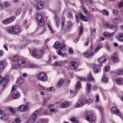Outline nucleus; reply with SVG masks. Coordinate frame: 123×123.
I'll return each mask as SVG.
<instances>
[{"label":"nucleus","instance_id":"nucleus-15","mask_svg":"<svg viewBox=\"0 0 123 123\" xmlns=\"http://www.w3.org/2000/svg\"><path fill=\"white\" fill-rule=\"evenodd\" d=\"M112 111L113 112L114 114L119 116L121 118V114L119 111L117 109L116 107H113L111 109Z\"/></svg>","mask_w":123,"mask_h":123},{"label":"nucleus","instance_id":"nucleus-20","mask_svg":"<svg viewBox=\"0 0 123 123\" xmlns=\"http://www.w3.org/2000/svg\"><path fill=\"white\" fill-rule=\"evenodd\" d=\"M70 68L72 69H74L77 67V64L76 63L73 61L71 62L69 64Z\"/></svg>","mask_w":123,"mask_h":123},{"label":"nucleus","instance_id":"nucleus-2","mask_svg":"<svg viewBox=\"0 0 123 123\" xmlns=\"http://www.w3.org/2000/svg\"><path fill=\"white\" fill-rule=\"evenodd\" d=\"M6 32L10 34H18L21 32L20 28L18 26H9L6 30Z\"/></svg>","mask_w":123,"mask_h":123},{"label":"nucleus","instance_id":"nucleus-3","mask_svg":"<svg viewBox=\"0 0 123 123\" xmlns=\"http://www.w3.org/2000/svg\"><path fill=\"white\" fill-rule=\"evenodd\" d=\"M36 19L39 25L42 27L41 29L43 30V31L45 30L43 18L42 15L40 13H37L36 17Z\"/></svg>","mask_w":123,"mask_h":123},{"label":"nucleus","instance_id":"nucleus-64","mask_svg":"<svg viewBox=\"0 0 123 123\" xmlns=\"http://www.w3.org/2000/svg\"><path fill=\"white\" fill-rule=\"evenodd\" d=\"M47 100L48 99L47 98L43 100V102L44 104H45L46 103Z\"/></svg>","mask_w":123,"mask_h":123},{"label":"nucleus","instance_id":"nucleus-34","mask_svg":"<svg viewBox=\"0 0 123 123\" xmlns=\"http://www.w3.org/2000/svg\"><path fill=\"white\" fill-rule=\"evenodd\" d=\"M116 81L117 83L119 84H122L123 83V80L121 78H118L116 80Z\"/></svg>","mask_w":123,"mask_h":123},{"label":"nucleus","instance_id":"nucleus-52","mask_svg":"<svg viewBox=\"0 0 123 123\" xmlns=\"http://www.w3.org/2000/svg\"><path fill=\"white\" fill-rule=\"evenodd\" d=\"M118 6L120 7H123V0L122 2L119 3Z\"/></svg>","mask_w":123,"mask_h":123},{"label":"nucleus","instance_id":"nucleus-8","mask_svg":"<svg viewBox=\"0 0 123 123\" xmlns=\"http://www.w3.org/2000/svg\"><path fill=\"white\" fill-rule=\"evenodd\" d=\"M43 112V111L42 110L36 111L33 114L32 116L30 117V119L32 121L35 120L37 118V116L45 113Z\"/></svg>","mask_w":123,"mask_h":123},{"label":"nucleus","instance_id":"nucleus-11","mask_svg":"<svg viewBox=\"0 0 123 123\" xmlns=\"http://www.w3.org/2000/svg\"><path fill=\"white\" fill-rule=\"evenodd\" d=\"M86 99H82L79 100L77 103L76 104L74 105L75 108L81 107L84 105L86 103Z\"/></svg>","mask_w":123,"mask_h":123},{"label":"nucleus","instance_id":"nucleus-14","mask_svg":"<svg viewBox=\"0 0 123 123\" xmlns=\"http://www.w3.org/2000/svg\"><path fill=\"white\" fill-rule=\"evenodd\" d=\"M104 25L107 27L109 29L113 30L114 31L116 30L117 29V26H113L109 24L108 23L105 22L103 23Z\"/></svg>","mask_w":123,"mask_h":123},{"label":"nucleus","instance_id":"nucleus-36","mask_svg":"<svg viewBox=\"0 0 123 123\" xmlns=\"http://www.w3.org/2000/svg\"><path fill=\"white\" fill-rule=\"evenodd\" d=\"M24 81L23 79L21 78V77H20V78L17 81V82H18L19 84H21Z\"/></svg>","mask_w":123,"mask_h":123},{"label":"nucleus","instance_id":"nucleus-10","mask_svg":"<svg viewBox=\"0 0 123 123\" xmlns=\"http://www.w3.org/2000/svg\"><path fill=\"white\" fill-rule=\"evenodd\" d=\"M7 78V76H5V77L3 78L0 76V85H2L3 87H1L2 90L4 89L8 82V80Z\"/></svg>","mask_w":123,"mask_h":123},{"label":"nucleus","instance_id":"nucleus-42","mask_svg":"<svg viewBox=\"0 0 123 123\" xmlns=\"http://www.w3.org/2000/svg\"><path fill=\"white\" fill-rule=\"evenodd\" d=\"M96 99L95 100L96 102H97L98 103L99 102V96L98 95H96Z\"/></svg>","mask_w":123,"mask_h":123},{"label":"nucleus","instance_id":"nucleus-45","mask_svg":"<svg viewBox=\"0 0 123 123\" xmlns=\"http://www.w3.org/2000/svg\"><path fill=\"white\" fill-rule=\"evenodd\" d=\"M102 81L105 82H107L108 81L107 79L104 76L102 78Z\"/></svg>","mask_w":123,"mask_h":123},{"label":"nucleus","instance_id":"nucleus-4","mask_svg":"<svg viewBox=\"0 0 123 123\" xmlns=\"http://www.w3.org/2000/svg\"><path fill=\"white\" fill-rule=\"evenodd\" d=\"M44 50L43 49L38 50L37 49H33L32 50V54L30 51V52L32 56L37 58H41L43 54Z\"/></svg>","mask_w":123,"mask_h":123},{"label":"nucleus","instance_id":"nucleus-29","mask_svg":"<svg viewBox=\"0 0 123 123\" xmlns=\"http://www.w3.org/2000/svg\"><path fill=\"white\" fill-rule=\"evenodd\" d=\"M64 80L63 79H61L59 81H58L57 84V87H59L60 86H62L64 82Z\"/></svg>","mask_w":123,"mask_h":123},{"label":"nucleus","instance_id":"nucleus-19","mask_svg":"<svg viewBox=\"0 0 123 123\" xmlns=\"http://www.w3.org/2000/svg\"><path fill=\"white\" fill-rule=\"evenodd\" d=\"M111 60L114 62H115L117 61L118 57L117 54L114 53L112 54L111 56Z\"/></svg>","mask_w":123,"mask_h":123},{"label":"nucleus","instance_id":"nucleus-12","mask_svg":"<svg viewBox=\"0 0 123 123\" xmlns=\"http://www.w3.org/2000/svg\"><path fill=\"white\" fill-rule=\"evenodd\" d=\"M15 19V17H12L9 18L4 19L2 21V23L4 25L8 24L13 22Z\"/></svg>","mask_w":123,"mask_h":123},{"label":"nucleus","instance_id":"nucleus-50","mask_svg":"<svg viewBox=\"0 0 123 123\" xmlns=\"http://www.w3.org/2000/svg\"><path fill=\"white\" fill-rule=\"evenodd\" d=\"M54 90V88L53 87H51L48 88L47 89V90L49 92L51 91Z\"/></svg>","mask_w":123,"mask_h":123},{"label":"nucleus","instance_id":"nucleus-38","mask_svg":"<svg viewBox=\"0 0 123 123\" xmlns=\"http://www.w3.org/2000/svg\"><path fill=\"white\" fill-rule=\"evenodd\" d=\"M117 73L118 75L123 74V70L122 69H119L118 70L117 72Z\"/></svg>","mask_w":123,"mask_h":123},{"label":"nucleus","instance_id":"nucleus-16","mask_svg":"<svg viewBox=\"0 0 123 123\" xmlns=\"http://www.w3.org/2000/svg\"><path fill=\"white\" fill-rule=\"evenodd\" d=\"M93 53L89 50H87L83 54V56L85 57H89L93 55Z\"/></svg>","mask_w":123,"mask_h":123},{"label":"nucleus","instance_id":"nucleus-39","mask_svg":"<svg viewBox=\"0 0 123 123\" xmlns=\"http://www.w3.org/2000/svg\"><path fill=\"white\" fill-rule=\"evenodd\" d=\"M71 121L73 123H78V122L76 119L74 117H73L71 119Z\"/></svg>","mask_w":123,"mask_h":123},{"label":"nucleus","instance_id":"nucleus-27","mask_svg":"<svg viewBox=\"0 0 123 123\" xmlns=\"http://www.w3.org/2000/svg\"><path fill=\"white\" fill-rule=\"evenodd\" d=\"M94 72L95 73H97L100 71V69L97 67V66L96 64H94L93 66Z\"/></svg>","mask_w":123,"mask_h":123},{"label":"nucleus","instance_id":"nucleus-54","mask_svg":"<svg viewBox=\"0 0 123 123\" xmlns=\"http://www.w3.org/2000/svg\"><path fill=\"white\" fill-rule=\"evenodd\" d=\"M83 29L81 27H80L79 34L80 35H81L82 33H83Z\"/></svg>","mask_w":123,"mask_h":123},{"label":"nucleus","instance_id":"nucleus-6","mask_svg":"<svg viewBox=\"0 0 123 123\" xmlns=\"http://www.w3.org/2000/svg\"><path fill=\"white\" fill-rule=\"evenodd\" d=\"M17 87L14 86L12 87L11 90L12 97L13 98L16 99L19 98L20 96L19 93L16 91Z\"/></svg>","mask_w":123,"mask_h":123},{"label":"nucleus","instance_id":"nucleus-56","mask_svg":"<svg viewBox=\"0 0 123 123\" xmlns=\"http://www.w3.org/2000/svg\"><path fill=\"white\" fill-rule=\"evenodd\" d=\"M39 88L40 90H45L46 89L45 87L41 86H40Z\"/></svg>","mask_w":123,"mask_h":123},{"label":"nucleus","instance_id":"nucleus-46","mask_svg":"<svg viewBox=\"0 0 123 123\" xmlns=\"http://www.w3.org/2000/svg\"><path fill=\"white\" fill-rule=\"evenodd\" d=\"M21 120L18 118H16L15 119V122L14 123H18L21 122Z\"/></svg>","mask_w":123,"mask_h":123},{"label":"nucleus","instance_id":"nucleus-35","mask_svg":"<svg viewBox=\"0 0 123 123\" xmlns=\"http://www.w3.org/2000/svg\"><path fill=\"white\" fill-rule=\"evenodd\" d=\"M57 53L58 55L62 56L64 57L66 55L64 53H62L61 51L60 50H58L57 52Z\"/></svg>","mask_w":123,"mask_h":123},{"label":"nucleus","instance_id":"nucleus-47","mask_svg":"<svg viewBox=\"0 0 123 123\" xmlns=\"http://www.w3.org/2000/svg\"><path fill=\"white\" fill-rule=\"evenodd\" d=\"M86 100V103H87L88 104H90L92 102V100L91 99H89L87 100Z\"/></svg>","mask_w":123,"mask_h":123},{"label":"nucleus","instance_id":"nucleus-30","mask_svg":"<svg viewBox=\"0 0 123 123\" xmlns=\"http://www.w3.org/2000/svg\"><path fill=\"white\" fill-rule=\"evenodd\" d=\"M87 78L89 80L90 82H93L94 81V79L91 74H89L88 75Z\"/></svg>","mask_w":123,"mask_h":123},{"label":"nucleus","instance_id":"nucleus-43","mask_svg":"<svg viewBox=\"0 0 123 123\" xmlns=\"http://www.w3.org/2000/svg\"><path fill=\"white\" fill-rule=\"evenodd\" d=\"M55 19L56 21V25L57 26L58 25V23H59V19L58 17L57 16L55 17Z\"/></svg>","mask_w":123,"mask_h":123},{"label":"nucleus","instance_id":"nucleus-58","mask_svg":"<svg viewBox=\"0 0 123 123\" xmlns=\"http://www.w3.org/2000/svg\"><path fill=\"white\" fill-rule=\"evenodd\" d=\"M10 111L12 113H14L15 112V110L11 108H10L9 109Z\"/></svg>","mask_w":123,"mask_h":123},{"label":"nucleus","instance_id":"nucleus-28","mask_svg":"<svg viewBox=\"0 0 123 123\" xmlns=\"http://www.w3.org/2000/svg\"><path fill=\"white\" fill-rule=\"evenodd\" d=\"M79 16L80 19L82 20L85 22L87 21V19L86 17L83 15L82 13H80L79 14Z\"/></svg>","mask_w":123,"mask_h":123},{"label":"nucleus","instance_id":"nucleus-9","mask_svg":"<svg viewBox=\"0 0 123 123\" xmlns=\"http://www.w3.org/2000/svg\"><path fill=\"white\" fill-rule=\"evenodd\" d=\"M37 78L38 80L43 81L47 80L48 78L46 74L43 73H40L37 75Z\"/></svg>","mask_w":123,"mask_h":123},{"label":"nucleus","instance_id":"nucleus-63","mask_svg":"<svg viewBox=\"0 0 123 123\" xmlns=\"http://www.w3.org/2000/svg\"><path fill=\"white\" fill-rule=\"evenodd\" d=\"M32 9L31 7H30L29 8V12L30 13H32Z\"/></svg>","mask_w":123,"mask_h":123},{"label":"nucleus","instance_id":"nucleus-18","mask_svg":"<svg viewBox=\"0 0 123 123\" xmlns=\"http://www.w3.org/2000/svg\"><path fill=\"white\" fill-rule=\"evenodd\" d=\"M106 60V58L105 56H103L99 59V67H101L102 66V64L104 63Z\"/></svg>","mask_w":123,"mask_h":123},{"label":"nucleus","instance_id":"nucleus-25","mask_svg":"<svg viewBox=\"0 0 123 123\" xmlns=\"http://www.w3.org/2000/svg\"><path fill=\"white\" fill-rule=\"evenodd\" d=\"M114 33H109L107 32H104L103 33V35L105 37H111L113 36Z\"/></svg>","mask_w":123,"mask_h":123},{"label":"nucleus","instance_id":"nucleus-44","mask_svg":"<svg viewBox=\"0 0 123 123\" xmlns=\"http://www.w3.org/2000/svg\"><path fill=\"white\" fill-rule=\"evenodd\" d=\"M4 5L5 7H8L9 6L10 4L8 2H6L4 3Z\"/></svg>","mask_w":123,"mask_h":123},{"label":"nucleus","instance_id":"nucleus-33","mask_svg":"<svg viewBox=\"0 0 123 123\" xmlns=\"http://www.w3.org/2000/svg\"><path fill=\"white\" fill-rule=\"evenodd\" d=\"M47 121L45 119H39L37 123H47Z\"/></svg>","mask_w":123,"mask_h":123},{"label":"nucleus","instance_id":"nucleus-24","mask_svg":"<svg viewBox=\"0 0 123 123\" xmlns=\"http://www.w3.org/2000/svg\"><path fill=\"white\" fill-rule=\"evenodd\" d=\"M91 86L90 83L89 82H87L86 84V89L87 92L89 93L91 89Z\"/></svg>","mask_w":123,"mask_h":123},{"label":"nucleus","instance_id":"nucleus-41","mask_svg":"<svg viewBox=\"0 0 123 123\" xmlns=\"http://www.w3.org/2000/svg\"><path fill=\"white\" fill-rule=\"evenodd\" d=\"M21 12V10L20 9H18L16 11V13L17 15L20 14Z\"/></svg>","mask_w":123,"mask_h":123},{"label":"nucleus","instance_id":"nucleus-61","mask_svg":"<svg viewBox=\"0 0 123 123\" xmlns=\"http://www.w3.org/2000/svg\"><path fill=\"white\" fill-rule=\"evenodd\" d=\"M98 87V86H94L93 88V90L94 91L96 90L97 89Z\"/></svg>","mask_w":123,"mask_h":123},{"label":"nucleus","instance_id":"nucleus-23","mask_svg":"<svg viewBox=\"0 0 123 123\" xmlns=\"http://www.w3.org/2000/svg\"><path fill=\"white\" fill-rule=\"evenodd\" d=\"M69 105V103L67 101L62 103L61 104L60 107L62 108H66Z\"/></svg>","mask_w":123,"mask_h":123},{"label":"nucleus","instance_id":"nucleus-26","mask_svg":"<svg viewBox=\"0 0 123 123\" xmlns=\"http://www.w3.org/2000/svg\"><path fill=\"white\" fill-rule=\"evenodd\" d=\"M117 38L120 42H123V33H119L117 36Z\"/></svg>","mask_w":123,"mask_h":123},{"label":"nucleus","instance_id":"nucleus-62","mask_svg":"<svg viewBox=\"0 0 123 123\" xmlns=\"http://www.w3.org/2000/svg\"><path fill=\"white\" fill-rule=\"evenodd\" d=\"M62 29H63V28L64 26L65 25L64 24V20H63L62 21Z\"/></svg>","mask_w":123,"mask_h":123},{"label":"nucleus","instance_id":"nucleus-7","mask_svg":"<svg viewBox=\"0 0 123 123\" xmlns=\"http://www.w3.org/2000/svg\"><path fill=\"white\" fill-rule=\"evenodd\" d=\"M65 46L64 45H62L58 41H56L54 45V48L55 49L61 50L62 51H64L65 49Z\"/></svg>","mask_w":123,"mask_h":123},{"label":"nucleus","instance_id":"nucleus-51","mask_svg":"<svg viewBox=\"0 0 123 123\" xmlns=\"http://www.w3.org/2000/svg\"><path fill=\"white\" fill-rule=\"evenodd\" d=\"M27 21L25 20L23 23L24 25L26 27H27L29 25V24L27 23Z\"/></svg>","mask_w":123,"mask_h":123},{"label":"nucleus","instance_id":"nucleus-13","mask_svg":"<svg viewBox=\"0 0 123 123\" xmlns=\"http://www.w3.org/2000/svg\"><path fill=\"white\" fill-rule=\"evenodd\" d=\"M86 119L88 121L91 122L93 120L94 117L90 112H86Z\"/></svg>","mask_w":123,"mask_h":123},{"label":"nucleus","instance_id":"nucleus-37","mask_svg":"<svg viewBox=\"0 0 123 123\" xmlns=\"http://www.w3.org/2000/svg\"><path fill=\"white\" fill-rule=\"evenodd\" d=\"M102 46L100 44L98 45L97 47V48L95 49V52H96L98 51L102 47Z\"/></svg>","mask_w":123,"mask_h":123},{"label":"nucleus","instance_id":"nucleus-31","mask_svg":"<svg viewBox=\"0 0 123 123\" xmlns=\"http://www.w3.org/2000/svg\"><path fill=\"white\" fill-rule=\"evenodd\" d=\"M6 117L3 112L0 110V118L4 119V120L6 119Z\"/></svg>","mask_w":123,"mask_h":123},{"label":"nucleus","instance_id":"nucleus-32","mask_svg":"<svg viewBox=\"0 0 123 123\" xmlns=\"http://www.w3.org/2000/svg\"><path fill=\"white\" fill-rule=\"evenodd\" d=\"M101 12L104 15H106L107 16H109V12L108 11L104 10L101 11Z\"/></svg>","mask_w":123,"mask_h":123},{"label":"nucleus","instance_id":"nucleus-60","mask_svg":"<svg viewBox=\"0 0 123 123\" xmlns=\"http://www.w3.org/2000/svg\"><path fill=\"white\" fill-rule=\"evenodd\" d=\"M27 76V74H26L25 73H24L23 74L22 76H21L20 77H21V78H25L26 77V76Z\"/></svg>","mask_w":123,"mask_h":123},{"label":"nucleus","instance_id":"nucleus-48","mask_svg":"<svg viewBox=\"0 0 123 123\" xmlns=\"http://www.w3.org/2000/svg\"><path fill=\"white\" fill-rule=\"evenodd\" d=\"M68 51L70 54H72L73 53V51L72 49L71 48H70L68 49Z\"/></svg>","mask_w":123,"mask_h":123},{"label":"nucleus","instance_id":"nucleus-17","mask_svg":"<svg viewBox=\"0 0 123 123\" xmlns=\"http://www.w3.org/2000/svg\"><path fill=\"white\" fill-rule=\"evenodd\" d=\"M43 6V2L41 1H40L38 2L37 5L35 6V7L38 10H39L42 9Z\"/></svg>","mask_w":123,"mask_h":123},{"label":"nucleus","instance_id":"nucleus-59","mask_svg":"<svg viewBox=\"0 0 123 123\" xmlns=\"http://www.w3.org/2000/svg\"><path fill=\"white\" fill-rule=\"evenodd\" d=\"M83 11L85 12V13L87 15H88L89 14V13L87 11L86 9H83Z\"/></svg>","mask_w":123,"mask_h":123},{"label":"nucleus","instance_id":"nucleus-57","mask_svg":"<svg viewBox=\"0 0 123 123\" xmlns=\"http://www.w3.org/2000/svg\"><path fill=\"white\" fill-rule=\"evenodd\" d=\"M49 29L51 33L52 34H53L54 33V32L53 30L52 29V28L49 26Z\"/></svg>","mask_w":123,"mask_h":123},{"label":"nucleus","instance_id":"nucleus-1","mask_svg":"<svg viewBox=\"0 0 123 123\" xmlns=\"http://www.w3.org/2000/svg\"><path fill=\"white\" fill-rule=\"evenodd\" d=\"M13 60L16 62L17 65H14L12 67V68L16 69L18 67H25V68H34L38 67L37 66L34 64L28 63L26 64V62L24 60L20 59L17 56L13 57Z\"/></svg>","mask_w":123,"mask_h":123},{"label":"nucleus","instance_id":"nucleus-5","mask_svg":"<svg viewBox=\"0 0 123 123\" xmlns=\"http://www.w3.org/2000/svg\"><path fill=\"white\" fill-rule=\"evenodd\" d=\"M30 105L27 103L25 105H22L17 108V110L20 112H24L28 111L30 108Z\"/></svg>","mask_w":123,"mask_h":123},{"label":"nucleus","instance_id":"nucleus-55","mask_svg":"<svg viewBox=\"0 0 123 123\" xmlns=\"http://www.w3.org/2000/svg\"><path fill=\"white\" fill-rule=\"evenodd\" d=\"M97 109L100 111H102V109L100 106H97Z\"/></svg>","mask_w":123,"mask_h":123},{"label":"nucleus","instance_id":"nucleus-53","mask_svg":"<svg viewBox=\"0 0 123 123\" xmlns=\"http://www.w3.org/2000/svg\"><path fill=\"white\" fill-rule=\"evenodd\" d=\"M78 78H79V79L80 80H83L85 81H86V79L84 77H81Z\"/></svg>","mask_w":123,"mask_h":123},{"label":"nucleus","instance_id":"nucleus-22","mask_svg":"<svg viewBox=\"0 0 123 123\" xmlns=\"http://www.w3.org/2000/svg\"><path fill=\"white\" fill-rule=\"evenodd\" d=\"M68 62V61L66 60H65L63 61V63L60 61L54 63L53 65L54 66H61L62 64H65L66 63H67Z\"/></svg>","mask_w":123,"mask_h":123},{"label":"nucleus","instance_id":"nucleus-49","mask_svg":"<svg viewBox=\"0 0 123 123\" xmlns=\"http://www.w3.org/2000/svg\"><path fill=\"white\" fill-rule=\"evenodd\" d=\"M110 68L109 66H106L105 68V72L108 71L110 70Z\"/></svg>","mask_w":123,"mask_h":123},{"label":"nucleus","instance_id":"nucleus-21","mask_svg":"<svg viewBox=\"0 0 123 123\" xmlns=\"http://www.w3.org/2000/svg\"><path fill=\"white\" fill-rule=\"evenodd\" d=\"M0 72H2L4 68L5 65L6 64L5 60H4L0 62Z\"/></svg>","mask_w":123,"mask_h":123},{"label":"nucleus","instance_id":"nucleus-40","mask_svg":"<svg viewBox=\"0 0 123 123\" xmlns=\"http://www.w3.org/2000/svg\"><path fill=\"white\" fill-rule=\"evenodd\" d=\"M76 89L78 90L81 88V86L79 82H78L76 86Z\"/></svg>","mask_w":123,"mask_h":123}]
</instances>
